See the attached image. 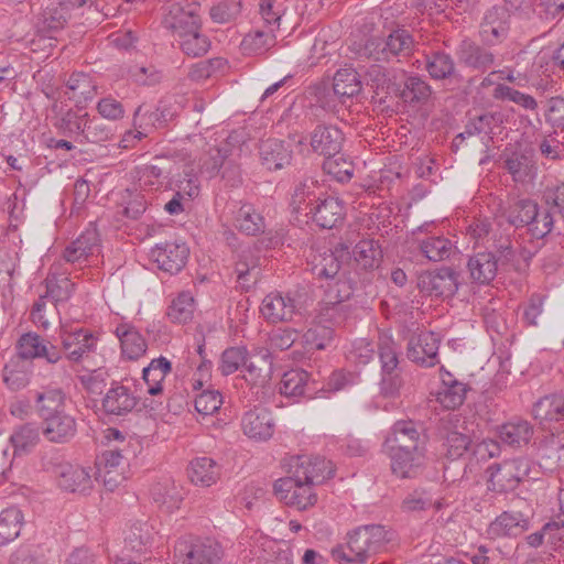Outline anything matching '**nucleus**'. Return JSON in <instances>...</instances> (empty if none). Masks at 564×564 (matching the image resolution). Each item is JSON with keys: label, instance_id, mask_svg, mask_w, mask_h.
Wrapping results in <instances>:
<instances>
[{"label": "nucleus", "instance_id": "f8f14e48", "mask_svg": "<svg viewBox=\"0 0 564 564\" xmlns=\"http://www.w3.org/2000/svg\"><path fill=\"white\" fill-rule=\"evenodd\" d=\"M417 286L426 295L451 297L458 289V274L449 268L426 271L419 275Z\"/></svg>", "mask_w": 564, "mask_h": 564}, {"label": "nucleus", "instance_id": "473e14b6", "mask_svg": "<svg viewBox=\"0 0 564 564\" xmlns=\"http://www.w3.org/2000/svg\"><path fill=\"white\" fill-rule=\"evenodd\" d=\"M499 259L495 253L485 251L471 256L468 260L467 268L470 278L479 284L491 282L498 271Z\"/></svg>", "mask_w": 564, "mask_h": 564}, {"label": "nucleus", "instance_id": "6ab92c4d", "mask_svg": "<svg viewBox=\"0 0 564 564\" xmlns=\"http://www.w3.org/2000/svg\"><path fill=\"white\" fill-rule=\"evenodd\" d=\"M344 141V133L333 124H319L311 134L312 150L327 160L340 154Z\"/></svg>", "mask_w": 564, "mask_h": 564}, {"label": "nucleus", "instance_id": "4be33fe9", "mask_svg": "<svg viewBox=\"0 0 564 564\" xmlns=\"http://www.w3.org/2000/svg\"><path fill=\"white\" fill-rule=\"evenodd\" d=\"M167 115L164 109L155 111H144L143 106H139L133 113V127L135 131H128L121 140V147L127 149L133 145L134 140H141L148 134L149 127H163L167 122Z\"/></svg>", "mask_w": 564, "mask_h": 564}, {"label": "nucleus", "instance_id": "cd10ccee", "mask_svg": "<svg viewBox=\"0 0 564 564\" xmlns=\"http://www.w3.org/2000/svg\"><path fill=\"white\" fill-rule=\"evenodd\" d=\"M529 528V520L519 511H505L488 528L492 538L518 536Z\"/></svg>", "mask_w": 564, "mask_h": 564}, {"label": "nucleus", "instance_id": "393cba45", "mask_svg": "<svg viewBox=\"0 0 564 564\" xmlns=\"http://www.w3.org/2000/svg\"><path fill=\"white\" fill-rule=\"evenodd\" d=\"M503 167L516 183L527 184L534 181L538 172L536 162L529 152L514 151L503 161Z\"/></svg>", "mask_w": 564, "mask_h": 564}, {"label": "nucleus", "instance_id": "13d9d810", "mask_svg": "<svg viewBox=\"0 0 564 564\" xmlns=\"http://www.w3.org/2000/svg\"><path fill=\"white\" fill-rule=\"evenodd\" d=\"M74 283L64 273L52 271L46 278V296L54 304L66 302L72 296Z\"/></svg>", "mask_w": 564, "mask_h": 564}, {"label": "nucleus", "instance_id": "c85d7f7f", "mask_svg": "<svg viewBox=\"0 0 564 564\" xmlns=\"http://www.w3.org/2000/svg\"><path fill=\"white\" fill-rule=\"evenodd\" d=\"M425 69L434 80L460 82L453 57L445 52L436 51L427 54Z\"/></svg>", "mask_w": 564, "mask_h": 564}, {"label": "nucleus", "instance_id": "2eb2a0df", "mask_svg": "<svg viewBox=\"0 0 564 564\" xmlns=\"http://www.w3.org/2000/svg\"><path fill=\"white\" fill-rule=\"evenodd\" d=\"M166 188L174 191L173 197L164 205V210L170 215H178L184 212L183 202L191 200L199 193V183L193 167L183 169V176L174 180Z\"/></svg>", "mask_w": 564, "mask_h": 564}, {"label": "nucleus", "instance_id": "69168bd1", "mask_svg": "<svg viewBox=\"0 0 564 564\" xmlns=\"http://www.w3.org/2000/svg\"><path fill=\"white\" fill-rule=\"evenodd\" d=\"M494 98L498 100H509L529 111L538 109V101L531 95L521 93L510 86L498 84L492 94Z\"/></svg>", "mask_w": 564, "mask_h": 564}, {"label": "nucleus", "instance_id": "5fc2aeb1", "mask_svg": "<svg viewBox=\"0 0 564 564\" xmlns=\"http://www.w3.org/2000/svg\"><path fill=\"white\" fill-rule=\"evenodd\" d=\"M171 13L173 21L170 22V28L180 40L200 30V18L194 11H184L180 6H174Z\"/></svg>", "mask_w": 564, "mask_h": 564}, {"label": "nucleus", "instance_id": "bf43d9fd", "mask_svg": "<svg viewBox=\"0 0 564 564\" xmlns=\"http://www.w3.org/2000/svg\"><path fill=\"white\" fill-rule=\"evenodd\" d=\"M273 29L270 32L257 30L245 35L240 48L243 55H260L275 44Z\"/></svg>", "mask_w": 564, "mask_h": 564}, {"label": "nucleus", "instance_id": "864d4df0", "mask_svg": "<svg viewBox=\"0 0 564 564\" xmlns=\"http://www.w3.org/2000/svg\"><path fill=\"white\" fill-rule=\"evenodd\" d=\"M499 120L500 115L491 112L482 113L469 120L465 126L464 131L455 137L453 144L458 147L459 142L478 134L489 135L492 132L494 126H496Z\"/></svg>", "mask_w": 564, "mask_h": 564}, {"label": "nucleus", "instance_id": "f3484780", "mask_svg": "<svg viewBox=\"0 0 564 564\" xmlns=\"http://www.w3.org/2000/svg\"><path fill=\"white\" fill-rule=\"evenodd\" d=\"M189 250L183 242H165L151 249L150 257L159 269L171 274L180 272L185 265Z\"/></svg>", "mask_w": 564, "mask_h": 564}, {"label": "nucleus", "instance_id": "4c0bfd02", "mask_svg": "<svg viewBox=\"0 0 564 564\" xmlns=\"http://www.w3.org/2000/svg\"><path fill=\"white\" fill-rule=\"evenodd\" d=\"M421 253L433 262L448 260L457 251L454 242L443 235L429 236L417 241Z\"/></svg>", "mask_w": 564, "mask_h": 564}, {"label": "nucleus", "instance_id": "e2e57ef3", "mask_svg": "<svg viewBox=\"0 0 564 564\" xmlns=\"http://www.w3.org/2000/svg\"><path fill=\"white\" fill-rule=\"evenodd\" d=\"M432 94L431 86L420 76L406 77L401 97L406 102H425Z\"/></svg>", "mask_w": 564, "mask_h": 564}, {"label": "nucleus", "instance_id": "49530a36", "mask_svg": "<svg viewBox=\"0 0 564 564\" xmlns=\"http://www.w3.org/2000/svg\"><path fill=\"white\" fill-rule=\"evenodd\" d=\"M319 189L321 186L314 177L306 176L301 180L295 185L292 196L293 208L296 212L310 209L321 199V195L317 193Z\"/></svg>", "mask_w": 564, "mask_h": 564}, {"label": "nucleus", "instance_id": "9d476101", "mask_svg": "<svg viewBox=\"0 0 564 564\" xmlns=\"http://www.w3.org/2000/svg\"><path fill=\"white\" fill-rule=\"evenodd\" d=\"M386 453L405 451H426V437L422 434L414 422L398 421L393 424L384 441Z\"/></svg>", "mask_w": 564, "mask_h": 564}, {"label": "nucleus", "instance_id": "dca6fc26", "mask_svg": "<svg viewBox=\"0 0 564 564\" xmlns=\"http://www.w3.org/2000/svg\"><path fill=\"white\" fill-rule=\"evenodd\" d=\"M76 432V419L66 411L42 419L41 433L50 443H68L75 437Z\"/></svg>", "mask_w": 564, "mask_h": 564}, {"label": "nucleus", "instance_id": "2f4dec72", "mask_svg": "<svg viewBox=\"0 0 564 564\" xmlns=\"http://www.w3.org/2000/svg\"><path fill=\"white\" fill-rule=\"evenodd\" d=\"M153 501L167 512L178 509L183 500V489L180 484L172 478H163L153 485L151 489Z\"/></svg>", "mask_w": 564, "mask_h": 564}, {"label": "nucleus", "instance_id": "1a4fd4ad", "mask_svg": "<svg viewBox=\"0 0 564 564\" xmlns=\"http://www.w3.org/2000/svg\"><path fill=\"white\" fill-rule=\"evenodd\" d=\"M128 460L118 449L105 451L96 460L95 478L113 491L127 479Z\"/></svg>", "mask_w": 564, "mask_h": 564}, {"label": "nucleus", "instance_id": "c756f323", "mask_svg": "<svg viewBox=\"0 0 564 564\" xmlns=\"http://www.w3.org/2000/svg\"><path fill=\"white\" fill-rule=\"evenodd\" d=\"M96 82L85 73H74L66 83L65 95L76 104V107L84 108L97 95Z\"/></svg>", "mask_w": 564, "mask_h": 564}, {"label": "nucleus", "instance_id": "0eeeda50", "mask_svg": "<svg viewBox=\"0 0 564 564\" xmlns=\"http://www.w3.org/2000/svg\"><path fill=\"white\" fill-rule=\"evenodd\" d=\"M62 350L67 360L74 364L86 361L97 348V337L88 329H68L62 326L59 330Z\"/></svg>", "mask_w": 564, "mask_h": 564}, {"label": "nucleus", "instance_id": "4d7b16f0", "mask_svg": "<svg viewBox=\"0 0 564 564\" xmlns=\"http://www.w3.org/2000/svg\"><path fill=\"white\" fill-rule=\"evenodd\" d=\"M236 223L239 230L249 236L263 232L265 228L263 216L251 204L241 205L237 212Z\"/></svg>", "mask_w": 564, "mask_h": 564}, {"label": "nucleus", "instance_id": "0e129e2a", "mask_svg": "<svg viewBox=\"0 0 564 564\" xmlns=\"http://www.w3.org/2000/svg\"><path fill=\"white\" fill-rule=\"evenodd\" d=\"M194 313V297L189 292H182L169 306L167 316L173 323H186Z\"/></svg>", "mask_w": 564, "mask_h": 564}, {"label": "nucleus", "instance_id": "6e6552de", "mask_svg": "<svg viewBox=\"0 0 564 564\" xmlns=\"http://www.w3.org/2000/svg\"><path fill=\"white\" fill-rule=\"evenodd\" d=\"M274 494L286 506L305 510L315 505L317 497L313 492L312 485L293 475L280 478L274 482Z\"/></svg>", "mask_w": 564, "mask_h": 564}, {"label": "nucleus", "instance_id": "37998d69", "mask_svg": "<svg viewBox=\"0 0 564 564\" xmlns=\"http://www.w3.org/2000/svg\"><path fill=\"white\" fill-rule=\"evenodd\" d=\"M362 82L358 72L351 67L340 68L336 72L333 79L334 95L343 99L340 102L345 104L346 99L358 95L361 91Z\"/></svg>", "mask_w": 564, "mask_h": 564}, {"label": "nucleus", "instance_id": "c03bdc74", "mask_svg": "<svg viewBox=\"0 0 564 564\" xmlns=\"http://www.w3.org/2000/svg\"><path fill=\"white\" fill-rule=\"evenodd\" d=\"M358 268L365 271L378 268L382 258V251L372 239L360 240L350 251V259Z\"/></svg>", "mask_w": 564, "mask_h": 564}, {"label": "nucleus", "instance_id": "f704fd0d", "mask_svg": "<svg viewBox=\"0 0 564 564\" xmlns=\"http://www.w3.org/2000/svg\"><path fill=\"white\" fill-rule=\"evenodd\" d=\"M115 334L120 340L122 355L128 359L134 360L145 354V339L131 324H119L116 327Z\"/></svg>", "mask_w": 564, "mask_h": 564}, {"label": "nucleus", "instance_id": "774afa93", "mask_svg": "<svg viewBox=\"0 0 564 564\" xmlns=\"http://www.w3.org/2000/svg\"><path fill=\"white\" fill-rule=\"evenodd\" d=\"M153 538V527L148 522L138 521L131 525L126 542L131 550L141 552L143 547L151 545Z\"/></svg>", "mask_w": 564, "mask_h": 564}, {"label": "nucleus", "instance_id": "a19ab883", "mask_svg": "<svg viewBox=\"0 0 564 564\" xmlns=\"http://www.w3.org/2000/svg\"><path fill=\"white\" fill-rule=\"evenodd\" d=\"M58 486L70 492H85L91 487L88 471L77 465H63L58 470Z\"/></svg>", "mask_w": 564, "mask_h": 564}, {"label": "nucleus", "instance_id": "e433bc0d", "mask_svg": "<svg viewBox=\"0 0 564 564\" xmlns=\"http://www.w3.org/2000/svg\"><path fill=\"white\" fill-rule=\"evenodd\" d=\"M540 465L547 471H553L564 465V442L554 434L545 436L539 446Z\"/></svg>", "mask_w": 564, "mask_h": 564}, {"label": "nucleus", "instance_id": "a18cd8bd", "mask_svg": "<svg viewBox=\"0 0 564 564\" xmlns=\"http://www.w3.org/2000/svg\"><path fill=\"white\" fill-rule=\"evenodd\" d=\"M219 467L210 457H197L191 462L188 476L193 484L209 487L219 478Z\"/></svg>", "mask_w": 564, "mask_h": 564}, {"label": "nucleus", "instance_id": "58836bf2", "mask_svg": "<svg viewBox=\"0 0 564 564\" xmlns=\"http://www.w3.org/2000/svg\"><path fill=\"white\" fill-rule=\"evenodd\" d=\"M533 435L532 425L524 420L510 421L502 424L498 430V437L505 445L512 448L522 447L529 444Z\"/></svg>", "mask_w": 564, "mask_h": 564}, {"label": "nucleus", "instance_id": "680f3d73", "mask_svg": "<svg viewBox=\"0 0 564 564\" xmlns=\"http://www.w3.org/2000/svg\"><path fill=\"white\" fill-rule=\"evenodd\" d=\"M40 441V429L34 424L26 423L14 430L10 436V442L15 453L30 451Z\"/></svg>", "mask_w": 564, "mask_h": 564}, {"label": "nucleus", "instance_id": "20e7f679", "mask_svg": "<svg viewBox=\"0 0 564 564\" xmlns=\"http://www.w3.org/2000/svg\"><path fill=\"white\" fill-rule=\"evenodd\" d=\"M302 308L301 295L297 292H271L261 303V314L270 323L293 321Z\"/></svg>", "mask_w": 564, "mask_h": 564}, {"label": "nucleus", "instance_id": "79ce46f5", "mask_svg": "<svg viewBox=\"0 0 564 564\" xmlns=\"http://www.w3.org/2000/svg\"><path fill=\"white\" fill-rule=\"evenodd\" d=\"M458 57L465 65L479 70H486L495 62V56L490 51L469 40H464L459 44Z\"/></svg>", "mask_w": 564, "mask_h": 564}, {"label": "nucleus", "instance_id": "f257e3e1", "mask_svg": "<svg viewBox=\"0 0 564 564\" xmlns=\"http://www.w3.org/2000/svg\"><path fill=\"white\" fill-rule=\"evenodd\" d=\"M390 541L391 534L384 527L362 525L348 535L346 546L334 547L332 556L344 564H366L373 555L384 551Z\"/></svg>", "mask_w": 564, "mask_h": 564}, {"label": "nucleus", "instance_id": "a878e982", "mask_svg": "<svg viewBox=\"0 0 564 564\" xmlns=\"http://www.w3.org/2000/svg\"><path fill=\"white\" fill-rule=\"evenodd\" d=\"M137 404V397L120 383H112L102 399V409L109 415H124L130 413Z\"/></svg>", "mask_w": 564, "mask_h": 564}, {"label": "nucleus", "instance_id": "7ed1b4c3", "mask_svg": "<svg viewBox=\"0 0 564 564\" xmlns=\"http://www.w3.org/2000/svg\"><path fill=\"white\" fill-rule=\"evenodd\" d=\"M414 48V40L409 31L398 29L387 39H370L365 53L377 62H389L394 57H406Z\"/></svg>", "mask_w": 564, "mask_h": 564}, {"label": "nucleus", "instance_id": "39448f33", "mask_svg": "<svg viewBox=\"0 0 564 564\" xmlns=\"http://www.w3.org/2000/svg\"><path fill=\"white\" fill-rule=\"evenodd\" d=\"M288 473L312 486L321 485L335 474L333 463L321 456H293L288 463Z\"/></svg>", "mask_w": 564, "mask_h": 564}, {"label": "nucleus", "instance_id": "5701e85b", "mask_svg": "<svg viewBox=\"0 0 564 564\" xmlns=\"http://www.w3.org/2000/svg\"><path fill=\"white\" fill-rule=\"evenodd\" d=\"M391 462V470L399 478H415L426 464V451H405L387 453Z\"/></svg>", "mask_w": 564, "mask_h": 564}, {"label": "nucleus", "instance_id": "c9c22d12", "mask_svg": "<svg viewBox=\"0 0 564 564\" xmlns=\"http://www.w3.org/2000/svg\"><path fill=\"white\" fill-rule=\"evenodd\" d=\"M31 369L29 362L13 356L2 369V381L11 391H20L29 386Z\"/></svg>", "mask_w": 564, "mask_h": 564}, {"label": "nucleus", "instance_id": "72a5a7b5", "mask_svg": "<svg viewBox=\"0 0 564 564\" xmlns=\"http://www.w3.org/2000/svg\"><path fill=\"white\" fill-rule=\"evenodd\" d=\"M532 413L541 423L558 422L564 424V394L552 393L540 398Z\"/></svg>", "mask_w": 564, "mask_h": 564}, {"label": "nucleus", "instance_id": "ea45409f", "mask_svg": "<svg viewBox=\"0 0 564 564\" xmlns=\"http://www.w3.org/2000/svg\"><path fill=\"white\" fill-rule=\"evenodd\" d=\"M73 113L67 112L66 120L69 124H73L77 131H80L85 139L91 143H101L109 140L112 135L111 129L105 124L100 119H89L88 115L85 113L83 117L86 118L85 122L80 118H76L73 121Z\"/></svg>", "mask_w": 564, "mask_h": 564}, {"label": "nucleus", "instance_id": "b1692460", "mask_svg": "<svg viewBox=\"0 0 564 564\" xmlns=\"http://www.w3.org/2000/svg\"><path fill=\"white\" fill-rule=\"evenodd\" d=\"M259 156L263 167L269 171H278L291 163L292 150L282 140L268 139L261 141Z\"/></svg>", "mask_w": 564, "mask_h": 564}, {"label": "nucleus", "instance_id": "603ef678", "mask_svg": "<svg viewBox=\"0 0 564 564\" xmlns=\"http://www.w3.org/2000/svg\"><path fill=\"white\" fill-rule=\"evenodd\" d=\"M308 379L310 376L305 370L286 371L280 383V392L286 397L308 395L311 398Z\"/></svg>", "mask_w": 564, "mask_h": 564}, {"label": "nucleus", "instance_id": "6e6d98bb", "mask_svg": "<svg viewBox=\"0 0 564 564\" xmlns=\"http://www.w3.org/2000/svg\"><path fill=\"white\" fill-rule=\"evenodd\" d=\"M366 85L369 86L377 96L382 99L384 96L397 91L390 73L380 65H371L365 75Z\"/></svg>", "mask_w": 564, "mask_h": 564}, {"label": "nucleus", "instance_id": "7c9ffc66", "mask_svg": "<svg viewBox=\"0 0 564 564\" xmlns=\"http://www.w3.org/2000/svg\"><path fill=\"white\" fill-rule=\"evenodd\" d=\"M237 282L242 290H250L260 280V258L252 249L242 250L235 265Z\"/></svg>", "mask_w": 564, "mask_h": 564}, {"label": "nucleus", "instance_id": "052dcab7", "mask_svg": "<svg viewBox=\"0 0 564 564\" xmlns=\"http://www.w3.org/2000/svg\"><path fill=\"white\" fill-rule=\"evenodd\" d=\"M538 206L532 199H521L509 209L507 221L516 228L528 227L536 216Z\"/></svg>", "mask_w": 564, "mask_h": 564}, {"label": "nucleus", "instance_id": "a211bd4d", "mask_svg": "<svg viewBox=\"0 0 564 564\" xmlns=\"http://www.w3.org/2000/svg\"><path fill=\"white\" fill-rule=\"evenodd\" d=\"M350 259V247L345 242H339L334 250L319 253L312 260V273L317 279L334 280L341 267V262Z\"/></svg>", "mask_w": 564, "mask_h": 564}, {"label": "nucleus", "instance_id": "412c9836", "mask_svg": "<svg viewBox=\"0 0 564 564\" xmlns=\"http://www.w3.org/2000/svg\"><path fill=\"white\" fill-rule=\"evenodd\" d=\"M241 425L243 433L249 438L256 441L270 440L273 436L275 429L272 413L262 406H256L245 413Z\"/></svg>", "mask_w": 564, "mask_h": 564}, {"label": "nucleus", "instance_id": "8fccbe9b", "mask_svg": "<svg viewBox=\"0 0 564 564\" xmlns=\"http://www.w3.org/2000/svg\"><path fill=\"white\" fill-rule=\"evenodd\" d=\"M231 140L232 137L229 135L218 147L210 148L202 158V172L208 177L218 175L226 160L232 154Z\"/></svg>", "mask_w": 564, "mask_h": 564}, {"label": "nucleus", "instance_id": "de8ad7c7", "mask_svg": "<svg viewBox=\"0 0 564 564\" xmlns=\"http://www.w3.org/2000/svg\"><path fill=\"white\" fill-rule=\"evenodd\" d=\"M66 395L59 388L46 389L35 394V408L41 419L65 412Z\"/></svg>", "mask_w": 564, "mask_h": 564}, {"label": "nucleus", "instance_id": "09e8293b", "mask_svg": "<svg viewBox=\"0 0 564 564\" xmlns=\"http://www.w3.org/2000/svg\"><path fill=\"white\" fill-rule=\"evenodd\" d=\"M24 523V516L20 508L8 507L0 512V545L15 540Z\"/></svg>", "mask_w": 564, "mask_h": 564}, {"label": "nucleus", "instance_id": "338daca9", "mask_svg": "<svg viewBox=\"0 0 564 564\" xmlns=\"http://www.w3.org/2000/svg\"><path fill=\"white\" fill-rule=\"evenodd\" d=\"M334 330L324 325L308 328L302 336V345L307 351L323 350L333 340Z\"/></svg>", "mask_w": 564, "mask_h": 564}, {"label": "nucleus", "instance_id": "4468645a", "mask_svg": "<svg viewBox=\"0 0 564 564\" xmlns=\"http://www.w3.org/2000/svg\"><path fill=\"white\" fill-rule=\"evenodd\" d=\"M438 348V336L433 332H422L410 338L406 356L416 365L430 368L440 362Z\"/></svg>", "mask_w": 564, "mask_h": 564}, {"label": "nucleus", "instance_id": "aec40b11", "mask_svg": "<svg viewBox=\"0 0 564 564\" xmlns=\"http://www.w3.org/2000/svg\"><path fill=\"white\" fill-rule=\"evenodd\" d=\"M511 14L506 8L492 7L489 9L480 24V36L489 45L502 42L510 29Z\"/></svg>", "mask_w": 564, "mask_h": 564}, {"label": "nucleus", "instance_id": "f03ea898", "mask_svg": "<svg viewBox=\"0 0 564 564\" xmlns=\"http://www.w3.org/2000/svg\"><path fill=\"white\" fill-rule=\"evenodd\" d=\"M531 463L525 458L505 460L488 467V489L496 492L514 490L529 476Z\"/></svg>", "mask_w": 564, "mask_h": 564}, {"label": "nucleus", "instance_id": "ddd939ff", "mask_svg": "<svg viewBox=\"0 0 564 564\" xmlns=\"http://www.w3.org/2000/svg\"><path fill=\"white\" fill-rule=\"evenodd\" d=\"M28 362L36 358H44L48 364L62 360V350L36 333L23 334L17 344V355Z\"/></svg>", "mask_w": 564, "mask_h": 564}, {"label": "nucleus", "instance_id": "423d86ee", "mask_svg": "<svg viewBox=\"0 0 564 564\" xmlns=\"http://www.w3.org/2000/svg\"><path fill=\"white\" fill-rule=\"evenodd\" d=\"M191 165L166 156H156L153 162L139 171V181L142 186H170L174 180L183 176V169Z\"/></svg>", "mask_w": 564, "mask_h": 564}, {"label": "nucleus", "instance_id": "9b49d317", "mask_svg": "<svg viewBox=\"0 0 564 564\" xmlns=\"http://www.w3.org/2000/svg\"><path fill=\"white\" fill-rule=\"evenodd\" d=\"M221 555V546L212 539L181 541L175 546V556L180 564H214Z\"/></svg>", "mask_w": 564, "mask_h": 564}, {"label": "nucleus", "instance_id": "3c124183", "mask_svg": "<svg viewBox=\"0 0 564 564\" xmlns=\"http://www.w3.org/2000/svg\"><path fill=\"white\" fill-rule=\"evenodd\" d=\"M171 371V362L165 357L153 359L142 371V378L148 384V392L158 395L163 391L162 382Z\"/></svg>", "mask_w": 564, "mask_h": 564}, {"label": "nucleus", "instance_id": "bb28decb", "mask_svg": "<svg viewBox=\"0 0 564 564\" xmlns=\"http://www.w3.org/2000/svg\"><path fill=\"white\" fill-rule=\"evenodd\" d=\"M308 214L313 215L314 221L322 228H334L344 219V206L341 202L334 196H326L312 207Z\"/></svg>", "mask_w": 564, "mask_h": 564}]
</instances>
